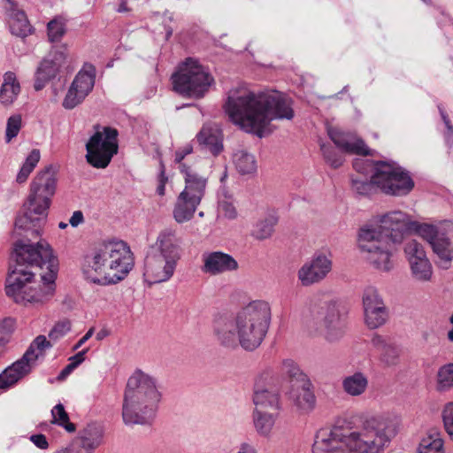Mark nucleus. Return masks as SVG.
I'll return each mask as SVG.
<instances>
[{
	"instance_id": "13d9d810",
	"label": "nucleus",
	"mask_w": 453,
	"mask_h": 453,
	"mask_svg": "<svg viewBox=\"0 0 453 453\" xmlns=\"http://www.w3.org/2000/svg\"><path fill=\"white\" fill-rule=\"evenodd\" d=\"M88 351V349L87 348L69 358L70 364L73 365L74 369L85 360V355Z\"/></svg>"
},
{
	"instance_id": "864d4df0",
	"label": "nucleus",
	"mask_w": 453,
	"mask_h": 453,
	"mask_svg": "<svg viewBox=\"0 0 453 453\" xmlns=\"http://www.w3.org/2000/svg\"><path fill=\"white\" fill-rule=\"evenodd\" d=\"M193 151V147L192 145L190 144H187L185 145L184 147L182 148H180L178 149L176 151H175V158H174V161L179 164V165H182L183 163L182 160L185 158L186 156L191 154ZM180 165H179L180 167Z\"/></svg>"
},
{
	"instance_id": "20e7f679",
	"label": "nucleus",
	"mask_w": 453,
	"mask_h": 453,
	"mask_svg": "<svg viewBox=\"0 0 453 453\" xmlns=\"http://www.w3.org/2000/svg\"><path fill=\"white\" fill-rule=\"evenodd\" d=\"M376 227L365 226L358 234V247L368 254L367 259L378 270L388 272L393 268L391 257L396 245L402 243L415 225L410 217L400 211L382 215Z\"/></svg>"
},
{
	"instance_id": "de8ad7c7",
	"label": "nucleus",
	"mask_w": 453,
	"mask_h": 453,
	"mask_svg": "<svg viewBox=\"0 0 453 453\" xmlns=\"http://www.w3.org/2000/svg\"><path fill=\"white\" fill-rule=\"evenodd\" d=\"M21 127V117L19 115L11 116L6 124L5 140L10 142L16 137Z\"/></svg>"
},
{
	"instance_id": "4be33fe9",
	"label": "nucleus",
	"mask_w": 453,
	"mask_h": 453,
	"mask_svg": "<svg viewBox=\"0 0 453 453\" xmlns=\"http://www.w3.org/2000/svg\"><path fill=\"white\" fill-rule=\"evenodd\" d=\"M203 262L202 272L210 275L236 271L239 267L234 257L221 251L203 254Z\"/></svg>"
},
{
	"instance_id": "58836bf2",
	"label": "nucleus",
	"mask_w": 453,
	"mask_h": 453,
	"mask_svg": "<svg viewBox=\"0 0 453 453\" xmlns=\"http://www.w3.org/2000/svg\"><path fill=\"white\" fill-rule=\"evenodd\" d=\"M40 150L37 149H34L27 157L25 162L23 163L19 172L17 174L16 181L19 184H22L27 181L30 173L37 165L40 161Z\"/></svg>"
},
{
	"instance_id": "ea45409f",
	"label": "nucleus",
	"mask_w": 453,
	"mask_h": 453,
	"mask_svg": "<svg viewBox=\"0 0 453 453\" xmlns=\"http://www.w3.org/2000/svg\"><path fill=\"white\" fill-rule=\"evenodd\" d=\"M50 347H51V344L46 337L44 335H39L33 341L22 357H27V361L31 365L32 361L36 360L39 355L42 354V352Z\"/></svg>"
},
{
	"instance_id": "f03ea898",
	"label": "nucleus",
	"mask_w": 453,
	"mask_h": 453,
	"mask_svg": "<svg viewBox=\"0 0 453 453\" xmlns=\"http://www.w3.org/2000/svg\"><path fill=\"white\" fill-rule=\"evenodd\" d=\"M224 108L233 123L260 138L273 132L272 120H291L295 117L293 101L278 91H230Z\"/></svg>"
},
{
	"instance_id": "393cba45",
	"label": "nucleus",
	"mask_w": 453,
	"mask_h": 453,
	"mask_svg": "<svg viewBox=\"0 0 453 453\" xmlns=\"http://www.w3.org/2000/svg\"><path fill=\"white\" fill-rule=\"evenodd\" d=\"M31 372V365L27 357L14 362L0 373V389L6 390Z\"/></svg>"
},
{
	"instance_id": "0eeeda50",
	"label": "nucleus",
	"mask_w": 453,
	"mask_h": 453,
	"mask_svg": "<svg viewBox=\"0 0 453 453\" xmlns=\"http://www.w3.org/2000/svg\"><path fill=\"white\" fill-rule=\"evenodd\" d=\"M57 167L49 165L40 171L30 185V194L24 204L25 211L15 220V229L28 233L36 238L41 234L42 226L57 188Z\"/></svg>"
},
{
	"instance_id": "6e6d98bb",
	"label": "nucleus",
	"mask_w": 453,
	"mask_h": 453,
	"mask_svg": "<svg viewBox=\"0 0 453 453\" xmlns=\"http://www.w3.org/2000/svg\"><path fill=\"white\" fill-rule=\"evenodd\" d=\"M49 58L52 63L58 64V67L60 69L63 64L65 63L66 55L64 52V50H56Z\"/></svg>"
},
{
	"instance_id": "4c0bfd02",
	"label": "nucleus",
	"mask_w": 453,
	"mask_h": 453,
	"mask_svg": "<svg viewBox=\"0 0 453 453\" xmlns=\"http://www.w3.org/2000/svg\"><path fill=\"white\" fill-rule=\"evenodd\" d=\"M453 388V363L441 366L436 375V390L446 392Z\"/></svg>"
},
{
	"instance_id": "69168bd1",
	"label": "nucleus",
	"mask_w": 453,
	"mask_h": 453,
	"mask_svg": "<svg viewBox=\"0 0 453 453\" xmlns=\"http://www.w3.org/2000/svg\"><path fill=\"white\" fill-rule=\"evenodd\" d=\"M438 108H439V111H440V114H441V117L443 122L446 120H449V118L447 112L441 106H439Z\"/></svg>"
},
{
	"instance_id": "423d86ee",
	"label": "nucleus",
	"mask_w": 453,
	"mask_h": 453,
	"mask_svg": "<svg viewBox=\"0 0 453 453\" xmlns=\"http://www.w3.org/2000/svg\"><path fill=\"white\" fill-rule=\"evenodd\" d=\"M130 248L123 241L104 242L84 257L82 273L88 281L97 285L116 284L134 266Z\"/></svg>"
},
{
	"instance_id": "b1692460",
	"label": "nucleus",
	"mask_w": 453,
	"mask_h": 453,
	"mask_svg": "<svg viewBox=\"0 0 453 453\" xmlns=\"http://www.w3.org/2000/svg\"><path fill=\"white\" fill-rule=\"evenodd\" d=\"M196 140L202 150L213 156H218L223 150L221 131L211 126H203Z\"/></svg>"
},
{
	"instance_id": "c85d7f7f",
	"label": "nucleus",
	"mask_w": 453,
	"mask_h": 453,
	"mask_svg": "<svg viewBox=\"0 0 453 453\" xmlns=\"http://www.w3.org/2000/svg\"><path fill=\"white\" fill-rule=\"evenodd\" d=\"M9 27L12 35L22 38L31 35L34 31L25 12L18 9H12L11 11Z\"/></svg>"
},
{
	"instance_id": "39448f33",
	"label": "nucleus",
	"mask_w": 453,
	"mask_h": 453,
	"mask_svg": "<svg viewBox=\"0 0 453 453\" xmlns=\"http://www.w3.org/2000/svg\"><path fill=\"white\" fill-rule=\"evenodd\" d=\"M271 320L268 303L254 301L242 309L234 320L220 318L215 322V334L220 343L246 350H254L263 342Z\"/></svg>"
},
{
	"instance_id": "c03bdc74",
	"label": "nucleus",
	"mask_w": 453,
	"mask_h": 453,
	"mask_svg": "<svg viewBox=\"0 0 453 453\" xmlns=\"http://www.w3.org/2000/svg\"><path fill=\"white\" fill-rule=\"evenodd\" d=\"M320 150L327 164L333 168H339L343 163L342 156L330 144H321Z\"/></svg>"
},
{
	"instance_id": "6e6552de",
	"label": "nucleus",
	"mask_w": 453,
	"mask_h": 453,
	"mask_svg": "<svg viewBox=\"0 0 453 453\" xmlns=\"http://www.w3.org/2000/svg\"><path fill=\"white\" fill-rule=\"evenodd\" d=\"M156 380L138 370L128 379L122 405L126 425L150 424L160 402Z\"/></svg>"
},
{
	"instance_id": "603ef678",
	"label": "nucleus",
	"mask_w": 453,
	"mask_h": 453,
	"mask_svg": "<svg viewBox=\"0 0 453 453\" xmlns=\"http://www.w3.org/2000/svg\"><path fill=\"white\" fill-rule=\"evenodd\" d=\"M219 207L223 212L224 216L233 219L237 216V211L234 204L228 201L223 200L219 202Z\"/></svg>"
},
{
	"instance_id": "37998d69",
	"label": "nucleus",
	"mask_w": 453,
	"mask_h": 453,
	"mask_svg": "<svg viewBox=\"0 0 453 453\" xmlns=\"http://www.w3.org/2000/svg\"><path fill=\"white\" fill-rule=\"evenodd\" d=\"M412 230H415L418 235L426 240L431 246L432 242H434L437 238L444 234L440 233L436 226L428 224L417 225L415 223Z\"/></svg>"
},
{
	"instance_id": "9b49d317",
	"label": "nucleus",
	"mask_w": 453,
	"mask_h": 453,
	"mask_svg": "<svg viewBox=\"0 0 453 453\" xmlns=\"http://www.w3.org/2000/svg\"><path fill=\"white\" fill-rule=\"evenodd\" d=\"M180 171L184 175L185 188L177 198L173 217L178 223H183L193 217L200 204L205 193L207 178L186 164L180 165Z\"/></svg>"
},
{
	"instance_id": "338daca9",
	"label": "nucleus",
	"mask_w": 453,
	"mask_h": 453,
	"mask_svg": "<svg viewBox=\"0 0 453 453\" xmlns=\"http://www.w3.org/2000/svg\"><path fill=\"white\" fill-rule=\"evenodd\" d=\"M165 185H164V184H158V185H157V193L159 196H164V195H165Z\"/></svg>"
},
{
	"instance_id": "4468645a",
	"label": "nucleus",
	"mask_w": 453,
	"mask_h": 453,
	"mask_svg": "<svg viewBox=\"0 0 453 453\" xmlns=\"http://www.w3.org/2000/svg\"><path fill=\"white\" fill-rule=\"evenodd\" d=\"M376 165L375 182L384 194L402 196L413 189V180L402 167L385 161H379Z\"/></svg>"
},
{
	"instance_id": "052dcab7",
	"label": "nucleus",
	"mask_w": 453,
	"mask_h": 453,
	"mask_svg": "<svg viewBox=\"0 0 453 453\" xmlns=\"http://www.w3.org/2000/svg\"><path fill=\"white\" fill-rule=\"evenodd\" d=\"M168 180V177L165 174V166L163 161L159 163V174H158V184L165 185Z\"/></svg>"
},
{
	"instance_id": "7ed1b4c3",
	"label": "nucleus",
	"mask_w": 453,
	"mask_h": 453,
	"mask_svg": "<svg viewBox=\"0 0 453 453\" xmlns=\"http://www.w3.org/2000/svg\"><path fill=\"white\" fill-rule=\"evenodd\" d=\"M395 434V426L390 419L371 417L359 430L335 426L331 430L319 431L312 453H380Z\"/></svg>"
},
{
	"instance_id": "7c9ffc66",
	"label": "nucleus",
	"mask_w": 453,
	"mask_h": 453,
	"mask_svg": "<svg viewBox=\"0 0 453 453\" xmlns=\"http://www.w3.org/2000/svg\"><path fill=\"white\" fill-rule=\"evenodd\" d=\"M279 217L274 211H269L266 216L258 220L254 226L251 235L257 240H265L272 236Z\"/></svg>"
},
{
	"instance_id": "3c124183",
	"label": "nucleus",
	"mask_w": 453,
	"mask_h": 453,
	"mask_svg": "<svg viewBox=\"0 0 453 453\" xmlns=\"http://www.w3.org/2000/svg\"><path fill=\"white\" fill-rule=\"evenodd\" d=\"M71 329L70 322L65 321H60L57 323L54 327L50 330L49 336L50 338L58 339L59 337L64 336L67 332H69Z\"/></svg>"
},
{
	"instance_id": "09e8293b",
	"label": "nucleus",
	"mask_w": 453,
	"mask_h": 453,
	"mask_svg": "<svg viewBox=\"0 0 453 453\" xmlns=\"http://www.w3.org/2000/svg\"><path fill=\"white\" fill-rule=\"evenodd\" d=\"M86 96H81V93L74 88L73 86H70L68 92L64 98L63 107L68 110L73 109L78 104H80Z\"/></svg>"
},
{
	"instance_id": "cd10ccee",
	"label": "nucleus",
	"mask_w": 453,
	"mask_h": 453,
	"mask_svg": "<svg viewBox=\"0 0 453 453\" xmlns=\"http://www.w3.org/2000/svg\"><path fill=\"white\" fill-rule=\"evenodd\" d=\"M20 93V85L13 72H6L4 74V81L0 88V103L4 106L13 104Z\"/></svg>"
},
{
	"instance_id": "a211bd4d",
	"label": "nucleus",
	"mask_w": 453,
	"mask_h": 453,
	"mask_svg": "<svg viewBox=\"0 0 453 453\" xmlns=\"http://www.w3.org/2000/svg\"><path fill=\"white\" fill-rule=\"evenodd\" d=\"M102 440V427L97 424L91 423L84 427L66 448L61 450L65 453H93L99 447Z\"/></svg>"
},
{
	"instance_id": "a18cd8bd",
	"label": "nucleus",
	"mask_w": 453,
	"mask_h": 453,
	"mask_svg": "<svg viewBox=\"0 0 453 453\" xmlns=\"http://www.w3.org/2000/svg\"><path fill=\"white\" fill-rule=\"evenodd\" d=\"M14 326L15 320L12 318H5L0 321V347L9 342Z\"/></svg>"
},
{
	"instance_id": "4d7b16f0",
	"label": "nucleus",
	"mask_w": 453,
	"mask_h": 453,
	"mask_svg": "<svg viewBox=\"0 0 453 453\" xmlns=\"http://www.w3.org/2000/svg\"><path fill=\"white\" fill-rule=\"evenodd\" d=\"M84 215L81 211H75L69 219V224L73 227H77L81 224L84 223Z\"/></svg>"
},
{
	"instance_id": "5701e85b",
	"label": "nucleus",
	"mask_w": 453,
	"mask_h": 453,
	"mask_svg": "<svg viewBox=\"0 0 453 453\" xmlns=\"http://www.w3.org/2000/svg\"><path fill=\"white\" fill-rule=\"evenodd\" d=\"M289 398L300 411L303 412L311 411L316 403L315 395L311 391V381L306 380L299 384H292Z\"/></svg>"
},
{
	"instance_id": "1a4fd4ad",
	"label": "nucleus",
	"mask_w": 453,
	"mask_h": 453,
	"mask_svg": "<svg viewBox=\"0 0 453 453\" xmlns=\"http://www.w3.org/2000/svg\"><path fill=\"white\" fill-rule=\"evenodd\" d=\"M181 240L172 228L162 230L154 245L150 247L144 261V277L150 284L172 278L181 257Z\"/></svg>"
},
{
	"instance_id": "f8f14e48",
	"label": "nucleus",
	"mask_w": 453,
	"mask_h": 453,
	"mask_svg": "<svg viewBox=\"0 0 453 453\" xmlns=\"http://www.w3.org/2000/svg\"><path fill=\"white\" fill-rule=\"evenodd\" d=\"M311 329L325 335L328 342L341 339L346 327V313L335 301L325 302L311 311Z\"/></svg>"
},
{
	"instance_id": "72a5a7b5",
	"label": "nucleus",
	"mask_w": 453,
	"mask_h": 453,
	"mask_svg": "<svg viewBox=\"0 0 453 453\" xmlns=\"http://www.w3.org/2000/svg\"><path fill=\"white\" fill-rule=\"evenodd\" d=\"M418 453H444L443 440L437 430L428 431L419 443Z\"/></svg>"
},
{
	"instance_id": "473e14b6",
	"label": "nucleus",
	"mask_w": 453,
	"mask_h": 453,
	"mask_svg": "<svg viewBox=\"0 0 453 453\" xmlns=\"http://www.w3.org/2000/svg\"><path fill=\"white\" fill-rule=\"evenodd\" d=\"M95 67L89 65L86 71H80L73 81L71 86L81 93V96H87L95 85Z\"/></svg>"
},
{
	"instance_id": "49530a36",
	"label": "nucleus",
	"mask_w": 453,
	"mask_h": 453,
	"mask_svg": "<svg viewBox=\"0 0 453 453\" xmlns=\"http://www.w3.org/2000/svg\"><path fill=\"white\" fill-rule=\"evenodd\" d=\"M379 161H373L370 159L357 158L353 161V168L357 173L366 176L370 173L376 172L377 164Z\"/></svg>"
},
{
	"instance_id": "5fc2aeb1",
	"label": "nucleus",
	"mask_w": 453,
	"mask_h": 453,
	"mask_svg": "<svg viewBox=\"0 0 453 453\" xmlns=\"http://www.w3.org/2000/svg\"><path fill=\"white\" fill-rule=\"evenodd\" d=\"M29 439L40 449H46L49 448L47 438L42 434H32Z\"/></svg>"
},
{
	"instance_id": "bb28decb",
	"label": "nucleus",
	"mask_w": 453,
	"mask_h": 453,
	"mask_svg": "<svg viewBox=\"0 0 453 453\" xmlns=\"http://www.w3.org/2000/svg\"><path fill=\"white\" fill-rule=\"evenodd\" d=\"M432 249L437 255V265L442 269H448L453 260V242L443 234L432 242Z\"/></svg>"
},
{
	"instance_id": "0e129e2a",
	"label": "nucleus",
	"mask_w": 453,
	"mask_h": 453,
	"mask_svg": "<svg viewBox=\"0 0 453 453\" xmlns=\"http://www.w3.org/2000/svg\"><path fill=\"white\" fill-rule=\"evenodd\" d=\"M444 139L446 144L451 148L453 146V128L450 130H446L444 133Z\"/></svg>"
},
{
	"instance_id": "e2e57ef3",
	"label": "nucleus",
	"mask_w": 453,
	"mask_h": 453,
	"mask_svg": "<svg viewBox=\"0 0 453 453\" xmlns=\"http://www.w3.org/2000/svg\"><path fill=\"white\" fill-rule=\"evenodd\" d=\"M237 453H256L255 448L248 442L241 444L240 450Z\"/></svg>"
},
{
	"instance_id": "c9c22d12",
	"label": "nucleus",
	"mask_w": 453,
	"mask_h": 453,
	"mask_svg": "<svg viewBox=\"0 0 453 453\" xmlns=\"http://www.w3.org/2000/svg\"><path fill=\"white\" fill-rule=\"evenodd\" d=\"M236 170L242 175L252 174L257 171L255 157L244 150L237 151L234 156Z\"/></svg>"
},
{
	"instance_id": "8fccbe9b",
	"label": "nucleus",
	"mask_w": 453,
	"mask_h": 453,
	"mask_svg": "<svg viewBox=\"0 0 453 453\" xmlns=\"http://www.w3.org/2000/svg\"><path fill=\"white\" fill-rule=\"evenodd\" d=\"M442 419L448 434L453 440V403L445 405L442 411Z\"/></svg>"
},
{
	"instance_id": "bf43d9fd",
	"label": "nucleus",
	"mask_w": 453,
	"mask_h": 453,
	"mask_svg": "<svg viewBox=\"0 0 453 453\" xmlns=\"http://www.w3.org/2000/svg\"><path fill=\"white\" fill-rule=\"evenodd\" d=\"M94 334V328H90L73 346V350L80 349L88 339L92 337Z\"/></svg>"
},
{
	"instance_id": "dca6fc26",
	"label": "nucleus",
	"mask_w": 453,
	"mask_h": 453,
	"mask_svg": "<svg viewBox=\"0 0 453 453\" xmlns=\"http://www.w3.org/2000/svg\"><path fill=\"white\" fill-rule=\"evenodd\" d=\"M404 253L412 278L421 282L429 281L433 275V266L422 244L416 240L409 241L404 246Z\"/></svg>"
},
{
	"instance_id": "f704fd0d",
	"label": "nucleus",
	"mask_w": 453,
	"mask_h": 453,
	"mask_svg": "<svg viewBox=\"0 0 453 453\" xmlns=\"http://www.w3.org/2000/svg\"><path fill=\"white\" fill-rule=\"evenodd\" d=\"M350 180L352 190L358 196H369L376 193L379 188L375 182V172L372 174L371 180L366 176L355 175H352Z\"/></svg>"
},
{
	"instance_id": "aec40b11",
	"label": "nucleus",
	"mask_w": 453,
	"mask_h": 453,
	"mask_svg": "<svg viewBox=\"0 0 453 453\" xmlns=\"http://www.w3.org/2000/svg\"><path fill=\"white\" fill-rule=\"evenodd\" d=\"M332 269V260L325 254H315L310 262L298 271V279L303 286L321 281Z\"/></svg>"
},
{
	"instance_id": "2eb2a0df",
	"label": "nucleus",
	"mask_w": 453,
	"mask_h": 453,
	"mask_svg": "<svg viewBox=\"0 0 453 453\" xmlns=\"http://www.w3.org/2000/svg\"><path fill=\"white\" fill-rule=\"evenodd\" d=\"M252 400L255 409L279 410L280 408V387L269 372H265L257 379Z\"/></svg>"
},
{
	"instance_id": "f257e3e1",
	"label": "nucleus",
	"mask_w": 453,
	"mask_h": 453,
	"mask_svg": "<svg viewBox=\"0 0 453 453\" xmlns=\"http://www.w3.org/2000/svg\"><path fill=\"white\" fill-rule=\"evenodd\" d=\"M19 240L14 243L5 293L17 303H42L54 293L58 259L45 240L36 243Z\"/></svg>"
},
{
	"instance_id": "ddd939ff",
	"label": "nucleus",
	"mask_w": 453,
	"mask_h": 453,
	"mask_svg": "<svg viewBox=\"0 0 453 453\" xmlns=\"http://www.w3.org/2000/svg\"><path fill=\"white\" fill-rule=\"evenodd\" d=\"M96 132L86 143L87 162L95 168H105L118 153L119 132L111 127L95 126Z\"/></svg>"
},
{
	"instance_id": "a19ab883",
	"label": "nucleus",
	"mask_w": 453,
	"mask_h": 453,
	"mask_svg": "<svg viewBox=\"0 0 453 453\" xmlns=\"http://www.w3.org/2000/svg\"><path fill=\"white\" fill-rule=\"evenodd\" d=\"M281 371L283 374L288 375L292 384H299L308 380L306 374L299 369L293 360L287 359L283 361Z\"/></svg>"
},
{
	"instance_id": "c756f323",
	"label": "nucleus",
	"mask_w": 453,
	"mask_h": 453,
	"mask_svg": "<svg viewBox=\"0 0 453 453\" xmlns=\"http://www.w3.org/2000/svg\"><path fill=\"white\" fill-rule=\"evenodd\" d=\"M58 65L52 63L49 58L41 61L35 74L34 88L36 91L42 90L51 79L56 77L60 70Z\"/></svg>"
},
{
	"instance_id": "79ce46f5",
	"label": "nucleus",
	"mask_w": 453,
	"mask_h": 453,
	"mask_svg": "<svg viewBox=\"0 0 453 453\" xmlns=\"http://www.w3.org/2000/svg\"><path fill=\"white\" fill-rule=\"evenodd\" d=\"M49 40L51 42H58L65 34V24L62 18H55L47 25Z\"/></svg>"
},
{
	"instance_id": "774afa93",
	"label": "nucleus",
	"mask_w": 453,
	"mask_h": 453,
	"mask_svg": "<svg viewBox=\"0 0 453 453\" xmlns=\"http://www.w3.org/2000/svg\"><path fill=\"white\" fill-rule=\"evenodd\" d=\"M107 332L105 330H101L97 333L96 334V340L98 341H101L103 340L106 335H107Z\"/></svg>"
},
{
	"instance_id": "f3484780",
	"label": "nucleus",
	"mask_w": 453,
	"mask_h": 453,
	"mask_svg": "<svg viewBox=\"0 0 453 453\" xmlns=\"http://www.w3.org/2000/svg\"><path fill=\"white\" fill-rule=\"evenodd\" d=\"M365 320L369 328L375 329L384 325L388 314L377 289L369 287L363 294Z\"/></svg>"
},
{
	"instance_id": "2f4dec72",
	"label": "nucleus",
	"mask_w": 453,
	"mask_h": 453,
	"mask_svg": "<svg viewBox=\"0 0 453 453\" xmlns=\"http://www.w3.org/2000/svg\"><path fill=\"white\" fill-rule=\"evenodd\" d=\"M252 419L257 434L261 436L267 437L270 435L275 424L276 416L265 412L263 410L255 409L252 413Z\"/></svg>"
},
{
	"instance_id": "6ab92c4d",
	"label": "nucleus",
	"mask_w": 453,
	"mask_h": 453,
	"mask_svg": "<svg viewBox=\"0 0 453 453\" xmlns=\"http://www.w3.org/2000/svg\"><path fill=\"white\" fill-rule=\"evenodd\" d=\"M327 134L335 146L342 152L361 156L372 155V150L355 133L345 132L337 127H329Z\"/></svg>"
},
{
	"instance_id": "a878e982",
	"label": "nucleus",
	"mask_w": 453,
	"mask_h": 453,
	"mask_svg": "<svg viewBox=\"0 0 453 453\" xmlns=\"http://www.w3.org/2000/svg\"><path fill=\"white\" fill-rule=\"evenodd\" d=\"M368 377L362 372H356L342 379V388L345 394L357 397L365 394L368 388Z\"/></svg>"
},
{
	"instance_id": "412c9836",
	"label": "nucleus",
	"mask_w": 453,
	"mask_h": 453,
	"mask_svg": "<svg viewBox=\"0 0 453 453\" xmlns=\"http://www.w3.org/2000/svg\"><path fill=\"white\" fill-rule=\"evenodd\" d=\"M370 343L383 366L392 367L400 363L402 349L389 336L372 333L370 336Z\"/></svg>"
},
{
	"instance_id": "9d476101",
	"label": "nucleus",
	"mask_w": 453,
	"mask_h": 453,
	"mask_svg": "<svg viewBox=\"0 0 453 453\" xmlns=\"http://www.w3.org/2000/svg\"><path fill=\"white\" fill-rule=\"evenodd\" d=\"M173 90L184 98H203L214 81L211 73L197 60L188 58L171 77Z\"/></svg>"
},
{
	"instance_id": "e433bc0d",
	"label": "nucleus",
	"mask_w": 453,
	"mask_h": 453,
	"mask_svg": "<svg viewBox=\"0 0 453 453\" xmlns=\"http://www.w3.org/2000/svg\"><path fill=\"white\" fill-rule=\"evenodd\" d=\"M51 423L63 427L67 433H74L76 426L70 421L69 414L62 403H58L51 410Z\"/></svg>"
},
{
	"instance_id": "680f3d73",
	"label": "nucleus",
	"mask_w": 453,
	"mask_h": 453,
	"mask_svg": "<svg viewBox=\"0 0 453 453\" xmlns=\"http://www.w3.org/2000/svg\"><path fill=\"white\" fill-rule=\"evenodd\" d=\"M73 365L70 363L59 372L57 377V380L59 381L64 380L73 370Z\"/></svg>"
}]
</instances>
